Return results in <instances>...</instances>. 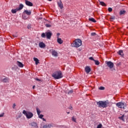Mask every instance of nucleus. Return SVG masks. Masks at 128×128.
I'll list each match as a JSON object with an SVG mask.
<instances>
[{"instance_id":"393cba45","label":"nucleus","mask_w":128,"mask_h":128,"mask_svg":"<svg viewBox=\"0 0 128 128\" xmlns=\"http://www.w3.org/2000/svg\"><path fill=\"white\" fill-rule=\"evenodd\" d=\"M36 110L38 114V116L39 114H40V113L42 112L38 108H36Z\"/></svg>"},{"instance_id":"3c124183","label":"nucleus","mask_w":128,"mask_h":128,"mask_svg":"<svg viewBox=\"0 0 128 128\" xmlns=\"http://www.w3.org/2000/svg\"><path fill=\"white\" fill-rule=\"evenodd\" d=\"M67 114H70V112H68Z\"/></svg>"},{"instance_id":"4c0bfd02","label":"nucleus","mask_w":128,"mask_h":128,"mask_svg":"<svg viewBox=\"0 0 128 128\" xmlns=\"http://www.w3.org/2000/svg\"><path fill=\"white\" fill-rule=\"evenodd\" d=\"M27 28L30 29V28H32V25L31 24H28V26H27Z\"/></svg>"},{"instance_id":"a19ab883","label":"nucleus","mask_w":128,"mask_h":128,"mask_svg":"<svg viewBox=\"0 0 128 128\" xmlns=\"http://www.w3.org/2000/svg\"><path fill=\"white\" fill-rule=\"evenodd\" d=\"M96 32H92V33H91V35L92 36H96Z\"/></svg>"},{"instance_id":"473e14b6","label":"nucleus","mask_w":128,"mask_h":128,"mask_svg":"<svg viewBox=\"0 0 128 128\" xmlns=\"http://www.w3.org/2000/svg\"><path fill=\"white\" fill-rule=\"evenodd\" d=\"M99 90H104V86H100L99 88Z\"/></svg>"},{"instance_id":"f3484780","label":"nucleus","mask_w":128,"mask_h":128,"mask_svg":"<svg viewBox=\"0 0 128 128\" xmlns=\"http://www.w3.org/2000/svg\"><path fill=\"white\" fill-rule=\"evenodd\" d=\"M57 42H58V44H62V42H64V41L62 40V38H58Z\"/></svg>"},{"instance_id":"603ef678","label":"nucleus","mask_w":128,"mask_h":128,"mask_svg":"<svg viewBox=\"0 0 128 128\" xmlns=\"http://www.w3.org/2000/svg\"><path fill=\"white\" fill-rule=\"evenodd\" d=\"M122 2H124V0H122Z\"/></svg>"},{"instance_id":"6ab92c4d","label":"nucleus","mask_w":128,"mask_h":128,"mask_svg":"<svg viewBox=\"0 0 128 128\" xmlns=\"http://www.w3.org/2000/svg\"><path fill=\"white\" fill-rule=\"evenodd\" d=\"M98 2H100V4L102 6H106V4L104 3V2H101L100 0H98Z\"/></svg>"},{"instance_id":"2eb2a0df","label":"nucleus","mask_w":128,"mask_h":128,"mask_svg":"<svg viewBox=\"0 0 128 128\" xmlns=\"http://www.w3.org/2000/svg\"><path fill=\"white\" fill-rule=\"evenodd\" d=\"M24 13L26 14H27V16H30V14H32V11L25 10H24Z\"/></svg>"},{"instance_id":"1a4fd4ad","label":"nucleus","mask_w":128,"mask_h":128,"mask_svg":"<svg viewBox=\"0 0 128 128\" xmlns=\"http://www.w3.org/2000/svg\"><path fill=\"white\" fill-rule=\"evenodd\" d=\"M2 82H8V81L10 80V79L8 78V77L3 76L2 78H1Z\"/></svg>"},{"instance_id":"9b49d317","label":"nucleus","mask_w":128,"mask_h":128,"mask_svg":"<svg viewBox=\"0 0 128 128\" xmlns=\"http://www.w3.org/2000/svg\"><path fill=\"white\" fill-rule=\"evenodd\" d=\"M58 4L61 10H62V8H64V4H62V0H60V2H58Z\"/></svg>"},{"instance_id":"8fccbe9b","label":"nucleus","mask_w":128,"mask_h":128,"mask_svg":"<svg viewBox=\"0 0 128 128\" xmlns=\"http://www.w3.org/2000/svg\"><path fill=\"white\" fill-rule=\"evenodd\" d=\"M48 0V2H52V0Z\"/></svg>"},{"instance_id":"58836bf2","label":"nucleus","mask_w":128,"mask_h":128,"mask_svg":"<svg viewBox=\"0 0 128 128\" xmlns=\"http://www.w3.org/2000/svg\"><path fill=\"white\" fill-rule=\"evenodd\" d=\"M16 104H14L12 105V108H16Z\"/></svg>"},{"instance_id":"09e8293b","label":"nucleus","mask_w":128,"mask_h":128,"mask_svg":"<svg viewBox=\"0 0 128 128\" xmlns=\"http://www.w3.org/2000/svg\"><path fill=\"white\" fill-rule=\"evenodd\" d=\"M36 88V86H32V88Z\"/></svg>"},{"instance_id":"c03bdc74","label":"nucleus","mask_w":128,"mask_h":128,"mask_svg":"<svg viewBox=\"0 0 128 128\" xmlns=\"http://www.w3.org/2000/svg\"><path fill=\"white\" fill-rule=\"evenodd\" d=\"M22 18L23 20H26V18H26V16H24V17H22Z\"/></svg>"},{"instance_id":"dca6fc26","label":"nucleus","mask_w":128,"mask_h":128,"mask_svg":"<svg viewBox=\"0 0 128 128\" xmlns=\"http://www.w3.org/2000/svg\"><path fill=\"white\" fill-rule=\"evenodd\" d=\"M16 64L20 66V68H24V64H22V63L18 61Z\"/></svg>"},{"instance_id":"ea45409f","label":"nucleus","mask_w":128,"mask_h":128,"mask_svg":"<svg viewBox=\"0 0 128 128\" xmlns=\"http://www.w3.org/2000/svg\"><path fill=\"white\" fill-rule=\"evenodd\" d=\"M4 116V113H2V114H0V118H2Z\"/></svg>"},{"instance_id":"ddd939ff","label":"nucleus","mask_w":128,"mask_h":128,"mask_svg":"<svg viewBox=\"0 0 128 128\" xmlns=\"http://www.w3.org/2000/svg\"><path fill=\"white\" fill-rule=\"evenodd\" d=\"M39 46L41 48H46V44L44 42H40L39 43Z\"/></svg>"},{"instance_id":"c9c22d12","label":"nucleus","mask_w":128,"mask_h":128,"mask_svg":"<svg viewBox=\"0 0 128 128\" xmlns=\"http://www.w3.org/2000/svg\"><path fill=\"white\" fill-rule=\"evenodd\" d=\"M60 34L57 33L56 34L57 38H60Z\"/></svg>"},{"instance_id":"f257e3e1","label":"nucleus","mask_w":128,"mask_h":128,"mask_svg":"<svg viewBox=\"0 0 128 128\" xmlns=\"http://www.w3.org/2000/svg\"><path fill=\"white\" fill-rule=\"evenodd\" d=\"M96 104L98 106V108H104L108 106V104H110V102L108 100L99 101L98 102H96Z\"/></svg>"},{"instance_id":"20e7f679","label":"nucleus","mask_w":128,"mask_h":128,"mask_svg":"<svg viewBox=\"0 0 128 128\" xmlns=\"http://www.w3.org/2000/svg\"><path fill=\"white\" fill-rule=\"evenodd\" d=\"M52 36V32L50 30H48L45 33H42L41 36L42 38H44L46 36V38H48V40H50Z\"/></svg>"},{"instance_id":"49530a36","label":"nucleus","mask_w":128,"mask_h":128,"mask_svg":"<svg viewBox=\"0 0 128 128\" xmlns=\"http://www.w3.org/2000/svg\"><path fill=\"white\" fill-rule=\"evenodd\" d=\"M18 118H22V114H20L18 116Z\"/></svg>"},{"instance_id":"f8f14e48","label":"nucleus","mask_w":128,"mask_h":128,"mask_svg":"<svg viewBox=\"0 0 128 128\" xmlns=\"http://www.w3.org/2000/svg\"><path fill=\"white\" fill-rule=\"evenodd\" d=\"M46 28H52V22L47 20L46 24H45Z\"/></svg>"},{"instance_id":"4468645a","label":"nucleus","mask_w":128,"mask_h":128,"mask_svg":"<svg viewBox=\"0 0 128 128\" xmlns=\"http://www.w3.org/2000/svg\"><path fill=\"white\" fill-rule=\"evenodd\" d=\"M92 70L90 69V66H87L85 68V72H86V74H89V72Z\"/></svg>"},{"instance_id":"c756f323","label":"nucleus","mask_w":128,"mask_h":128,"mask_svg":"<svg viewBox=\"0 0 128 128\" xmlns=\"http://www.w3.org/2000/svg\"><path fill=\"white\" fill-rule=\"evenodd\" d=\"M72 122H76V118L74 116L72 117Z\"/></svg>"},{"instance_id":"f704fd0d","label":"nucleus","mask_w":128,"mask_h":128,"mask_svg":"<svg viewBox=\"0 0 128 128\" xmlns=\"http://www.w3.org/2000/svg\"><path fill=\"white\" fill-rule=\"evenodd\" d=\"M102 124H98V126H97V128H102Z\"/></svg>"},{"instance_id":"37998d69","label":"nucleus","mask_w":128,"mask_h":128,"mask_svg":"<svg viewBox=\"0 0 128 128\" xmlns=\"http://www.w3.org/2000/svg\"><path fill=\"white\" fill-rule=\"evenodd\" d=\"M36 80H38V82H40V79H38V78H35Z\"/></svg>"},{"instance_id":"6e6552de","label":"nucleus","mask_w":128,"mask_h":128,"mask_svg":"<svg viewBox=\"0 0 128 128\" xmlns=\"http://www.w3.org/2000/svg\"><path fill=\"white\" fill-rule=\"evenodd\" d=\"M116 106L120 108H124V103L119 102L116 104Z\"/></svg>"},{"instance_id":"bb28decb","label":"nucleus","mask_w":128,"mask_h":128,"mask_svg":"<svg viewBox=\"0 0 128 128\" xmlns=\"http://www.w3.org/2000/svg\"><path fill=\"white\" fill-rule=\"evenodd\" d=\"M94 62L96 66H99L100 65V62L98 60H94Z\"/></svg>"},{"instance_id":"7ed1b4c3","label":"nucleus","mask_w":128,"mask_h":128,"mask_svg":"<svg viewBox=\"0 0 128 128\" xmlns=\"http://www.w3.org/2000/svg\"><path fill=\"white\" fill-rule=\"evenodd\" d=\"M82 44V42L80 39H76L71 44V46L72 48H80Z\"/></svg>"},{"instance_id":"4be33fe9","label":"nucleus","mask_w":128,"mask_h":128,"mask_svg":"<svg viewBox=\"0 0 128 128\" xmlns=\"http://www.w3.org/2000/svg\"><path fill=\"white\" fill-rule=\"evenodd\" d=\"M118 54L121 56H124V52L122 50H120L118 52Z\"/></svg>"},{"instance_id":"5701e85b","label":"nucleus","mask_w":128,"mask_h":128,"mask_svg":"<svg viewBox=\"0 0 128 128\" xmlns=\"http://www.w3.org/2000/svg\"><path fill=\"white\" fill-rule=\"evenodd\" d=\"M17 12H18V10L17 9V8L16 9H12V14H16Z\"/></svg>"},{"instance_id":"aec40b11","label":"nucleus","mask_w":128,"mask_h":128,"mask_svg":"<svg viewBox=\"0 0 128 128\" xmlns=\"http://www.w3.org/2000/svg\"><path fill=\"white\" fill-rule=\"evenodd\" d=\"M23 8H24V4H20L19 5V7L17 8V9L18 10H22Z\"/></svg>"},{"instance_id":"0eeeda50","label":"nucleus","mask_w":128,"mask_h":128,"mask_svg":"<svg viewBox=\"0 0 128 128\" xmlns=\"http://www.w3.org/2000/svg\"><path fill=\"white\" fill-rule=\"evenodd\" d=\"M50 52L52 54L53 56H58V53L56 50L52 49L50 50Z\"/></svg>"},{"instance_id":"864d4df0","label":"nucleus","mask_w":128,"mask_h":128,"mask_svg":"<svg viewBox=\"0 0 128 128\" xmlns=\"http://www.w3.org/2000/svg\"><path fill=\"white\" fill-rule=\"evenodd\" d=\"M40 16H42V14H40Z\"/></svg>"},{"instance_id":"79ce46f5","label":"nucleus","mask_w":128,"mask_h":128,"mask_svg":"<svg viewBox=\"0 0 128 128\" xmlns=\"http://www.w3.org/2000/svg\"><path fill=\"white\" fill-rule=\"evenodd\" d=\"M13 36H14V38H18V34H13Z\"/></svg>"},{"instance_id":"cd10ccee","label":"nucleus","mask_w":128,"mask_h":128,"mask_svg":"<svg viewBox=\"0 0 128 128\" xmlns=\"http://www.w3.org/2000/svg\"><path fill=\"white\" fill-rule=\"evenodd\" d=\"M51 126L52 125H50V124H46L44 125V126H43V128H50Z\"/></svg>"},{"instance_id":"a878e982","label":"nucleus","mask_w":128,"mask_h":128,"mask_svg":"<svg viewBox=\"0 0 128 128\" xmlns=\"http://www.w3.org/2000/svg\"><path fill=\"white\" fill-rule=\"evenodd\" d=\"M89 20H90V22H96V20L94 18H90Z\"/></svg>"},{"instance_id":"a211bd4d","label":"nucleus","mask_w":128,"mask_h":128,"mask_svg":"<svg viewBox=\"0 0 128 128\" xmlns=\"http://www.w3.org/2000/svg\"><path fill=\"white\" fill-rule=\"evenodd\" d=\"M34 60L36 62V64L38 65V64H40V60L36 58H34Z\"/></svg>"},{"instance_id":"412c9836","label":"nucleus","mask_w":128,"mask_h":128,"mask_svg":"<svg viewBox=\"0 0 128 128\" xmlns=\"http://www.w3.org/2000/svg\"><path fill=\"white\" fill-rule=\"evenodd\" d=\"M31 126H32L33 128H38V124H36V122H33L32 123H31Z\"/></svg>"},{"instance_id":"9d476101","label":"nucleus","mask_w":128,"mask_h":128,"mask_svg":"<svg viewBox=\"0 0 128 128\" xmlns=\"http://www.w3.org/2000/svg\"><path fill=\"white\" fill-rule=\"evenodd\" d=\"M25 4L26 6H34V4H32V2L28 0H25Z\"/></svg>"},{"instance_id":"7c9ffc66","label":"nucleus","mask_w":128,"mask_h":128,"mask_svg":"<svg viewBox=\"0 0 128 128\" xmlns=\"http://www.w3.org/2000/svg\"><path fill=\"white\" fill-rule=\"evenodd\" d=\"M124 115H122V116L118 117V118L121 120H124Z\"/></svg>"},{"instance_id":"a18cd8bd","label":"nucleus","mask_w":128,"mask_h":128,"mask_svg":"<svg viewBox=\"0 0 128 128\" xmlns=\"http://www.w3.org/2000/svg\"><path fill=\"white\" fill-rule=\"evenodd\" d=\"M68 94H72V90H70V91L68 92Z\"/></svg>"},{"instance_id":"39448f33","label":"nucleus","mask_w":128,"mask_h":128,"mask_svg":"<svg viewBox=\"0 0 128 128\" xmlns=\"http://www.w3.org/2000/svg\"><path fill=\"white\" fill-rule=\"evenodd\" d=\"M23 114H24L28 118H32L34 116V114L32 112H26V110H24L22 112Z\"/></svg>"},{"instance_id":"2f4dec72","label":"nucleus","mask_w":128,"mask_h":128,"mask_svg":"<svg viewBox=\"0 0 128 128\" xmlns=\"http://www.w3.org/2000/svg\"><path fill=\"white\" fill-rule=\"evenodd\" d=\"M108 12H112V8H108Z\"/></svg>"},{"instance_id":"e433bc0d","label":"nucleus","mask_w":128,"mask_h":128,"mask_svg":"<svg viewBox=\"0 0 128 128\" xmlns=\"http://www.w3.org/2000/svg\"><path fill=\"white\" fill-rule=\"evenodd\" d=\"M89 60H94V62L95 60L92 57L89 58Z\"/></svg>"},{"instance_id":"f03ea898","label":"nucleus","mask_w":128,"mask_h":128,"mask_svg":"<svg viewBox=\"0 0 128 128\" xmlns=\"http://www.w3.org/2000/svg\"><path fill=\"white\" fill-rule=\"evenodd\" d=\"M64 75L60 70L56 71L54 74H52V77L55 80H60L63 78Z\"/></svg>"},{"instance_id":"72a5a7b5","label":"nucleus","mask_w":128,"mask_h":128,"mask_svg":"<svg viewBox=\"0 0 128 128\" xmlns=\"http://www.w3.org/2000/svg\"><path fill=\"white\" fill-rule=\"evenodd\" d=\"M38 118H44V115L43 114H40L39 115H38Z\"/></svg>"},{"instance_id":"c85d7f7f","label":"nucleus","mask_w":128,"mask_h":128,"mask_svg":"<svg viewBox=\"0 0 128 128\" xmlns=\"http://www.w3.org/2000/svg\"><path fill=\"white\" fill-rule=\"evenodd\" d=\"M110 22H113L114 20L115 17L114 16H112V17H110Z\"/></svg>"},{"instance_id":"b1692460","label":"nucleus","mask_w":128,"mask_h":128,"mask_svg":"<svg viewBox=\"0 0 128 128\" xmlns=\"http://www.w3.org/2000/svg\"><path fill=\"white\" fill-rule=\"evenodd\" d=\"M126 12L124 10H121L120 12V16H122V14H126Z\"/></svg>"},{"instance_id":"423d86ee","label":"nucleus","mask_w":128,"mask_h":128,"mask_svg":"<svg viewBox=\"0 0 128 128\" xmlns=\"http://www.w3.org/2000/svg\"><path fill=\"white\" fill-rule=\"evenodd\" d=\"M106 64L108 68L111 70L114 68V63L110 61H106Z\"/></svg>"},{"instance_id":"de8ad7c7","label":"nucleus","mask_w":128,"mask_h":128,"mask_svg":"<svg viewBox=\"0 0 128 128\" xmlns=\"http://www.w3.org/2000/svg\"><path fill=\"white\" fill-rule=\"evenodd\" d=\"M42 120L44 122H46V119L44 118H42Z\"/></svg>"}]
</instances>
